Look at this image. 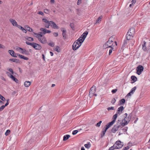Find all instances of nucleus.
<instances>
[{"instance_id": "nucleus-44", "label": "nucleus", "mask_w": 150, "mask_h": 150, "mask_svg": "<svg viewBox=\"0 0 150 150\" xmlns=\"http://www.w3.org/2000/svg\"><path fill=\"white\" fill-rule=\"evenodd\" d=\"M48 45L52 47H53L54 46V44L53 42H51L50 43H49L48 44Z\"/></svg>"}, {"instance_id": "nucleus-57", "label": "nucleus", "mask_w": 150, "mask_h": 150, "mask_svg": "<svg viewBox=\"0 0 150 150\" xmlns=\"http://www.w3.org/2000/svg\"><path fill=\"white\" fill-rule=\"evenodd\" d=\"M0 48L4 49L5 48V47L4 45L0 44Z\"/></svg>"}, {"instance_id": "nucleus-19", "label": "nucleus", "mask_w": 150, "mask_h": 150, "mask_svg": "<svg viewBox=\"0 0 150 150\" xmlns=\"http://www.w3.org/2000/svg\"><path fill=\"white\" fill-rule=\"evenodd\" d=\"M8 52L13 57H16L17 56L16 55L14 51L12 50H9L8 51Z\"/></svg>"}, {"instance_id": "nucleus-54", "label": "nucleus", "mask_w": 150, "mask_h": 150, "mask_svg": "<svg viewBox=\"0 0 150 150\" xmlns=\"http://www.w3.org/2000/svg\"><path fill=\"white\" fill-rule=\"evenodd\" d=\"M129 40H127V39L126 40L124 41V45H125L127 44V42H128Z\"/></svg>"}, {"instance_id": "nucleus-15", "label": "nucleus", "mask_w": 150, "mask_h": 150, "mask_svg": "<svg viewBox=\"0 0 150 150\" xmlns=\"http://www.w3.org/2000/svg\"><path fill=\"white\" fill-rule=\"evenodd\" d=\"M60 29L61 31L62 32V35L63 38L64 39H65L66 38V30L64 28H61Z\"/></svg>"}, {"instance_id": "nucleus-38", "label": "nucleus", "mask_w": 150, "mask_h": 150, "mask_svg": "<svg viewBox=\"0 0 150 150\" xmlns=\"http://www.w3.org/2000/svg\"><path fill=\"white\" fill-rule=\"evenodd\" d=\"M136 89V86L134 87V88H132L130 92L132 93V94H133V93L135 92V90Z\"/></svg>"}, {"instance_id": "nucleus-34", "label": "nucleus", "mask_w": 150, "mask_h": 150, "mask_svg": "<svg viewBox=\"0 0 150 150\" xmlns=\"http://www.w3.org/2000/svg\"><path fill=\"white\" fill-rule=\"evenodd\" d=\"M107 130H106V129H105L104 131H103L102 132L101 134V137H103L104 136Z\"/></svg>"}, {"instance_id": "nucleus-24", "label": "nucleus", "mask_w": 150, "mask_h": 150, "mask_svg": "<svg viewBox=\"0 0 150 150\" xmlns=\"http://www.w3.org/2000/svg\"><path fill=\"white\" fill-rule=\"evenodd\" d=\"M25 28L26 30L29 32H32L33 30L32 29L30 28L28 25H25Z\"/></svg>"}, {"instance_id": "nucleus-32", "label": "nucleus", "mask_w": 150, "mask_h": 150, "mask_svg": "<svg viewBox=\"0 0 150 150\" xmlns=\"http://www.w3.org/2000/svg\"><path fill=\"white\" fill-rule=\"evenodd\" d=\"M117 117V114H116L115 115H114L113 116V117H112L113 120L112 121H114V122H115Z\"/></svg>"}, {"instance_id": "nucleus-1", "label": "nucleus", "mask_w": 150, "mask_h": 150, "mask_svg": "<svg viewBox=\"0 0 150 150\" xmlns=\"http://www.w3.org/2000/svg\"><path fill=\"white\" fill-rule=\"evenodd\" d=\"M35 35H34L38 39V40L41 43L43 44H45L47 42V40L46 38L42 36V35L40 34H37L34 33Z\"/></svg>"}, {"instance_id": "nucleus-5", "label": "nucleus", "mask_w": 150, "mask_h": 150, "mask_svg": "<svg viewBox=\"0 0 150 150\" xmlns=\"http://www.w3.org/2000/svg\"><path fill=\"white\" fill-rule=\"evenodd\" d=\"M121 127V125H119L117 123L114 126H113L111 129V132L113 133H115L116 132L118 131L119 128Z\"/></svg>"}, {"instance_id": "nucleus-41", "label": "nucleus", "mask_w": 150, "mask_h": 150, "mask_svg": "<svg viewBox=\"0 0 150 150\" xmlns=\"http://www.w3.org/2000/svg\"><path fill=\"white\" fill-rule=\"evenodd\" d=\"M102 122V121H100L98 123L96 124V126L97 127H99L100 126V124Z\"/></svg>"}, {"instance_id": "nucleus-23", "label": "nucleus", "mask_w": 150, "mask_h": 150, "mask_svg": "<svg viewBox=\"0 0 150 150\" xmlns=\"http://www.w3.org/2000/svg\"><path fill=\"white\" fill-rule=\"evenodd\" d=\"M10 77L11 79L13 80L16 83H18V80L12 75H10Z\"/></svg>"}, {"instance_id": "nucleus-43", "label": "nucleus", "mask_w": 150, "mask_h": 150, "mask_svg": "<svg viewBox=\"0 0 150 150\" xmlns=\"http://www.w3.org/2000/svg\"><path fill=\"white\" fill-rule=\"evenodd\" d=\"M0 98L3 101H4L6 100L5 98L1 94H0Z\"/></svg>"}, {"instance_id": "nucleus-56", "label": "nucleus", "mask_w": 150, "mask_h": 150, "mask_svg": "<svg viewBox=\"0 0 150 150\" xmlns=\"http://www.w3.org/2000/svg\"><path fill=\"white\" fill-rule=\"evenodd\" d=\"M117 90V89H113L112 91V92L113 93H115L116 92Z\"/></svg>"}, {"instance_id": "nucleus-3", "label": "nucleus", "mask_w": 150, "mask_h": 150, "mask_svg": "<svg viewBox=\"0 0 150 150\" xmlns=\"http://www.w3.org/2000/svg\"><path fill=\"white\" fill-rule=\"evenodd\" d=\"M112 43H113V42L110 40V38L109 40L103 45V47L105 48H109L113 47L115 46V45L112 44Z\"/></svg>"}, {"instance_id": "nucleus-28", "label": "nucleus", "mask_w": 150, "mask_h": 150, "mask_svg": "<svg viewBox=\"0 0 150 150\" xmlns=\"http://www.w3.org/2000/svg\"><path fill=\"white\" fill-rule=\"evenodd\" d=\"M137 70H139L140 71H142L144 69V68L142 66L139 65L137 68Z\"/></svg>"}, {"instance_id": "nucleus-18", "label": "nucleus", "mask_w": 150, "mask_h": 150, "mask_svg": "<svg viewBox=\"0 0 150 150\" xmlns=\"http://www.w3.org/2000/svg\"><path fill=\"white\" fill-rule=\"evenodd\" d=\"M127 33L133 35L135 33V29L133 27H132L130 28Z\"/></svg>"}, {"instance_id": "nucleus-63", "label": "nucleus", "mask_w": 150, "mask_h": 150, "mask_svg": "<svg viewBox=\"0 0 150 150\" xmlns=\"http://www.w3.org/2000/svg\"><path fill=\"white\" fill-rule=\"evenodd\" d=\"M16 26L19 29H20V28H21V27H22L21 26V25H18L17 24L16 25Z\"/></svg>"}, {"instance_id": "nucleus-29", "label": "nucleus", "mask_w": 150, "mask_h": 150, "mask_svg": "<svg viewBox=\"0 0 150 150\" xmlns=\"http://www.w3.org/2000/svg\"><path fill=\"white\" fill-rule=\"evenodd\" d=\"M54 50L55 51H56L57 52H60V48L58 46H56L54 49Z\"/></svg>"}, {"instance_id": "nucleus-39", "label": "nucleus", "mask_w": 150, "mask_h": 150, "mask_svg": "<svg viewBox=\"0 0 150 150\" xmlns=\"http://www.w3.org/2000/svg\"><path fill=\"white\" fill-rule=\"evenodd\" d=\"M115 147V145H114L113 146L110 147L108 149V150H113L114 149H116Z\"/></svg>"}, {"instance_id": "nucleus-8", "label": "nucleus", "mask_w": 150, "mask_h": 150, "mask_svg": "<svg viewBox=\"0 0 150 150\" xmlns=\"http://www.w3.org/2000/svg\"><path fill=\"white\" fill-rule=\"evenodd\" d=\"M122 142L120 141H117L114 144L116 149H120L123 146V145L121 144Z\"/></svg>"}, {"instance_id": "nucleus-6", "label": "nucleus", "mask_w": 150, "mask_h": 150, "mask_svg": "<svg viewBox=\"0 0 150 150\" xmlns=\"http://www.w3.org/2000/svg\"><path fill=\"white\" fill-rule=\"evenodd\" d=\"M88 33L87 31H85L79 38L78 39L81 42V43H83Z\"/></svg>"}, {"instance_id": "nucleus-4", "label": "nucleus", "mask_w": 150, "mask_h": 150, "mask_svg": "<svg viewBox=\"0 0 150 150\" xmlns=\"http://www.w3.org/2000/svg\"><path fill=\"white\" fill-rule=\"evenodd\" d=\"M16 50L17 51H19L20 53L22 54H24L26 55H30L29 52L24 49H23L21 47H17L16 48Z\"/></svg>"}, {"instance_id": "nucleus-22", "label": "nucleus", "mask_w": 150, "mask_h": 150, "mask_svg": "<svg viewBox=\"0 0 150 150\" xmlns=\"http://www.w3.org/2000/svg\"><path fill=\"white\" fill-rule=\"evenodd\" d=\"M17 54V56H18L21 59H22L26 60H28V58L27 57H25L24 56L21 55L19 54Z\"/></svg>"}, {"instance_id": "nucleus-25", "label": "nucleus", "mask_w": 150, "mask_h": 150, "mask_svg": "<svg viewBox=\"0 0 150 150\" xmlns=\"http://www.w3.org/2000/svg\"><path fill=\"white\" fill-rule=\"evenodd\" d=\"M124 109V107L123 106H121L118 108L117 113L120 114V112H121Z\"/></svg>"}, {"instance_id": "nucleus-21", "label": "nucleus", "mask_w": 150, "mask_h": 150, "mask_svg": "<svg viewBox=\"0 0 150 150\" xmlns=\"http://www.w3.org/2000/svg\"><path fill=\"white\" fill-rule=\"evenodd\" d=\"M133 35L127 33L126 35V38L127 40H129L132 39L133 37Z\"/></svg>"}, {"instance_id": "nucleus-49", "label": "nucleus", "mask_w": 150, "mask_h": 150, "mask_svg": "<svg viewBox=\"0 0 150 150\" xmlns=\"http://www.w3.org/2000/svg\"><path fill=\"white\" fill-rule=\"evenodd\" d=\"M78 131L77 130H75L74 131L72 132V134L73 135H75L77 133Z\"/></svg>"}, {"instance_id": "nucleus-33", "label": "nucleus", "mask_w": 150, "mask_h": 150, "mask_svg": "<svg viewBox=\"0 0 150 150\" xmlns=\"http://www.w3.org/2000/svg\"><path fill=\"white\" fill-rule=\"evenodd\" d=\"M102 18V16L99 17L98 19L96 20V23H99L101 21V19Z\"/></svg>"}, {"instance_id": "nucleus-2", "label": "nucleus", "mask_w": 150, "mask_h": 150, "mask_svg": "<svg viewBox=\"0 0 150 150\" xmlns=\"http://www.w3.org/2000/svg\"><path fill=\"white\" fill-rule=\"evenodd\" d=\"M82 43L78 39L76 40L72 45V49L75 50L78 49L81 45Z\"/></svg>"}, {"instance_id": "nucleus-62", "label": "nucleus", "mask_w": 150, "mask_h": 150, "mask_svg": "<svg viewBox=\"0 0 150 150\" xmlns=\"http://www.w3.org/2000/svg\"><path fill=\"white\" fill-rule=\"evenodd\" d=\"M81 3V1H80L79 0H78L77 1V4L78 5H79V4H80Z\"/></svg>"}, {"instance_id": "nucleus-64", "label": "nucleus", "mask_w": 150, "mask_h": 150, "mask_svg": "<svg viewBox=\"0 0 150 150\" xmlns=\"http://www.w3.org/2000/svg\"><path fill=\"white\" fill-rule=\"evenodd\" d=\"M132 4H134L136 2V0H132Z\"/></svg>"}, {"instance_id": "nucleus-16", "label": "nucleus", "mask_w": 150, "mask_h": 150, "mask_svg": "<svg viewBox=\"0 0 150 150\" xmlns=\"http://www.w3.org/2000/svg\"><path fill=\"white\" fill-rule=\"evenodd\" d=\"M127 117H126L124 120H122L121 122V125L123 126L127 125L129 122V120H127Z\"/></svg>"}, {"instance_id": "nucleus-45", "label": "nucleus", "mask_w": 150, "mask_h": 150, "mask_svg": "<svg viewBox=\"0 0 150 150\" xmlns=\"http://www.w3.org/2000/svg\"><path fill=\"white\" fill-rule=\"evenodd\" d=\"M26 43L27 45H30L32 46L33 44V42L30 43V42H27V41L26 42Z\"/></svg>"}, {"instance_id": "nucleus-48", "label": "nucleus", "mask_w": 150, "mask_h": 150, "mask_svg": "<svg viewBox=\"0 0 150 150\" xmlns=\"http://www.w3.org/2000/svg\"><path fill=\"white\" fill-rule=\"evenodd\" d=\"M5 106L4 105L1 106L0 107V111H1L5 108Z\"/></svg>"}, {"instance_id": "nucleus-11", "label": "nucleus", "mask_w": 150, "mask_h": 150, "mask_svg": "<svg viewBox=\"0 0 150 150\" xmlns=\"http://www.w3.org/2000/svg\"><path fill=\"white\" fill-rule=\"evenodd\" d=\"M32 47L36 50H40L41 49V46L38 44L33 42Z\"/></svg>"}, {"instance_id": "nucleus-17", "label": "nucleus", "mask_w": 150, "mask_h": 150, "mask_svg": "<svg viewBox=\"0 0 150 150\" xmlns=\"http://www.w3.org/2000/svg\"><path fill=\"white\" fill-rule=\"evenodd\" d=\"M115 123L114 121H112L111 122L108 123L105 126L106 130L108 129L111 126Z\"/></svg>"}, {"instance_id": "nucleus-20", "label": "nucleus", "mask_w": 150, "mask_h": 150, "mask_svg": "<svg viewBox=\"0 0 150 150\" xmlns=\"http://www.w3.org/2000/svg\"><path fill=\"white\" fill-rule=\"evenodd\" d=\"M9 21L13 26H16V25L17 24V23L16 21L13 19H9Z\"/></svg>"}, {"instance_id": "nucleus-55", "label": "nucleus", "mask_w": 150, "mask_h": 150, "mask_svg": "<svg viewBox=\"0 0 150 150\" xmlns=\"http://www.w3.org/2000/svg\"><path fill=\"white\" fill-rule=\"evenodd\" d=\"M28 38L29 39L28 40L29 41H33L34 40L32 38L29 37V38Z\"/></svg>"}, {"instance_id": "nucleus-51", "label": "nucleus", "mask_w": 150, "mask_h": 150, "mask_svg": "<svg viewBox=\"0 0 150 150\" xmlns=\"http://www.w3.org/2000/svg\"><path fill=\"white\" fill-rule=\"evenodd\" d=\"M38 14H40V15H41L42 16H43L44 15V13H43V12H42V11H39L38 12Z\"/></svg>"}, {"instance_id": "nucleus-58", "label": "nucleus", "mask_w": 150, "mask_h": 150, "mask_svg": "<svg viewBox=\"0 0 150 150\" xmlns=\"http://www.w3.org/2000/svg\"><path fill=\"white\" fill-rule=\"evenodd\" d=\"M53 35L55 37H57L58 36V34L57 33H54L53 34Z\"/></svg>"}, {"instance_id": "nucleus-59", "label": "nucleus", "mask_w": 150, "mask_h": 150, "mask_svg": "<svg viewBox=\"0 0 150 150\" xmlns=\"http://www.w3.org/2000/svg\"><path fill=\"white\" fill-rule=\"evenodd\" d=\"M140 71L139 70H137V73L138 75H140L142 71Z\"/></svg>"}, {"instance_id": "nucleus-47", "label": "nucleus", "mask_w": 150, "mask_h": 150, "mask_svg": "<svg viewBox=\"0 0 150 150\" xmlns=\"http://www.w3.org/2000/svg\"><path fill=\"white\" fill-rule=\"evenodd\" d=\"M110 49L109 50V55H110L112 53V50L113 49V47L112 48H109Z\"/></svg>"}, {"instance_id": "nucleus-42", "label": "nucleus", "mask_w": 150, "mask_h": 150, "mask_svg": "<svg viewBox=\"0 0 150 150\" xmlns=\"http://www.w3.org/2000/svg\"><path fill=\"white\" fill-rule=\"evenodd\" d=\"M44 12L46 13L49 14V11L47 9H45L44 10Z\"/></svg>"}, {"instance_id": "nucleus-61", "label": "nucleus", "mask_w": 150, "mask_h": 150, "mask_svg": "<svg viewBox=\"0 0 150 150\" xmlns=\"http://www.w3.org/2000/svg\"><path fill=\"white\" fill-rule=\"evenodd\" d=\"M112 44H113V45H115V46H117V43L115 41V42H113V43H112Z\"/></svg>"}, {"instance_id": "nucleus-46", "label": "nucleus", "mask_w": 150, "mask_h": 150, "mask_svg": "<svg viewBox=\"0 0 150 150\" xmlns=\"http://www.w3.org/2000/svg\"><path fill=\"white\" fill-rule=\"evenodd\" d=\"M107 110L109 111L111 110H114V108L113 107H109L107 108Z\"/></svg>"}, {"instance_id": "nucleus-9", "label": "nucleus", "mask_w": 150, "mask_h": 150, "mask_svg": "<svg viewBox=\"0 0 150 150\" xmlns=\"http://www.w3.org/2000/svg\"><path fill=\"white\" fill-rule=\"evenodd\" d=\"M42 21L45 23V27L47 28H49V26L50 25V21H49L45 18H43Z\"/></svg>"}, {"instance_id": "nucleus-60", "label": "nucleus", "mask_w": 150, "mask_h": 150, "mask_svg": "<svg viewBox=\"0 0 150 150\" xmlns=\"http://www.w3.org/2000/svg\"><path fill=\"white\" fill-rule=\"evenodd\" d=\"M8 70L10 72H11L12 73V74H13V69H8Z\"/></svg>"}, {"instance_id": "nucleus-50", "label": "nucleus", "mask_w": 150, "mask_h": 150, "mask_svg": "<svg viewBox=\"0 0 150 150\" xmlns=\"http://www.w3.org/2000/svg\"><path fill=\"white\" fill-rule=\"evenodd\" d=\"M70 26L72 28V29L74 28V24L73 23H71L70 24Z\"/></svg>"}, {"instance_id": "nucleus-27", "label": "nucleus", "mask_w": 150, "mask_h": 150, "mask_svg": "<svg viewBox=\"0 0 150 150\" xmlns=\"http://www.w3.org/2000/svg\"><path fill=\"white\" fill-rule=\"evenodd\" d=\"M70 137V135L68 134L64 135L63 137V140L65 141L67 140Z\"/></svg>"}, {"instance_id": "nucleus-10", "label": "nucleus", "mask_w": 150, "mask_h": 150, "mask_svg": "<svg viewBox=\"0 0 150 150\" xmlns=\"http://www.w3.org/2000/svg\"><path fill=\"white\" fill-rule=\"evenodd\" d=\"M42 21L45 23V27L47 28H49V26L50 25V21H49L45 18H43Z\"/></svg>"}, {"instance_id": "nucleus-53", "label": "nucleus", "mask_w": 150, "mask_h": 150, "mask_svg": "<svg viewBox=\"0 0 150 150\" xmlns=\"http://www.w3.org/2000/svg\"><path fill=\"white\" fill-rule=\"evenodd\" d=\"M116 101V100L115 99V98H113L112 100V101H111V103H114Z\"/></svg>"}, {"instance_id": "nucleus-40", "label": "nucleus", "mask_w": 150, "mask_h": 150, "mask_svg": "<svg viewBox=\"0 0 150 150\" xmlns=\"http://www.w3.org/2000/svg\"><path fill=\"white\" fill-rule=\"evenodd\" d=\"M10 132V130L8 129L6 130V132L5 133V135L6 136L8 135Z\"/></svg>"}, {"instance_id": "nucleus-30", "label": "nucleus", "mask_w": 150, "mask_h": 150, "mask_svg": "<svg viewBox=\"0 0 150 150\" xmlns=\"http://www.w3.org/2000/svg\"><path fill=\"white\" fill-rule=\"evenodd\" d=\"M125 102V100L124 99H122L120 100L119 103L118 104V105H122V104L124 103Z\"/></svg>"}, {"instance_id": "nucleus-26", "label": "nucleus", "mask_w": 150, "mask_h": 150, "mask_svg": "<svg viewBox=\"0 0 150 150\" xmlns=\"http://www.w3.org/2000/svg\"><path fill=\"white\" fill-rule=\"evenodd\" d=\"M30 82L29 81H25L24 83V85L26 87L29 86L30 85Z\"/></svg>"}, {"instance_id": "nucleus-37", "label": "nucleus", "mask_w": 150, "mask_h": 150, "mask_svg": "<svg viewBox=\"0 0 150 150\" xmlns=\"http://www.w3.org/2000/svg\"><path fill=\"white\" fill-rule=\"evenodd\" d=\"M85 147L88 149H89L91 146V144L90 143L85 144L84 145Z\"/></svg>"}, {"instance_id": "nucleus-12", "label": "nucleus", "mask_w": 150, "mask_h": 150, "mask_svg": "<svg viewBox=\"0 0 150 150\" xmlns=\"http://www.w3.org/2000/svg\"><path fill=\"white\" fill-rule=\"evenodd\" d=\"M40 30L42 32V33H42L44 35L46 33H51V31L50 30H47L43 28H40Z\"/></svg>"}, {"instance_id": "nucleus-31", "label": "nucleus", "mask_w": 150, "mask_h": 150, "mask_svg": "<svg viewBox=\"0 0 150 150\" xmlns=\"http://www.w3.org/2000/svg\"><path fill=\"white\" fill-rule=\"evenodd\" d=\"M131 79L132 80L134 81L133 83L136 81L137 80V77L134 76H132L131 77Z\"/></svg>"}, {"instance_id": "nucleus-7", "label": "nucleus", "mask_w": 150, "mask_h": 150, "mask_svg": "<svg viewBox=\"0 0 150 150\" xmlns=\"http://www.w3.org/2000/svg\"><path fill=\"white\" fill-rule=\"evenodd\" d=\"M96 92V86H93L91 87L90 89L89 95L90 97L91 98L92 96H94V93Z\"/></svg>"}, {"instance_id": "nucleus-36", "label": "nucleus", "mask_w": 150, "mask_h": 150, "mask_svg": "<svg viewBox=\"0 0 150 150\" xmlns=\"http://www.w3.org/2000/svg\"><path fill=\"white\" fill-rule=\"evenodd\" d=\"M144 44L142 45V49L144 51H146V47L145 46V42L144 41Z\"/></svg>"}, {"instance_id": "nucleus-14", "label": "nucleus", "mask_w": 150, "mask_h": 150, "mask_svg": "<svg viewBox=\"0 0 150 150\" xmlns=\"http://www.w3.org/2000/svg\"><path fill=\"white\" fill-rule=\"evenodd\" d=\"M50 26L51 27L54 29H58L59 27L53 21H50Z\"/></svg>"}, {"instance_id": "nucleus-35", "label": "nucleus", "mask_w": 150, "mask_h": 150, "mask_svg": "<svg viewBox=\"0 0 150 150\" xmlns=\"http://www.w3.org/2000/svg\"><path fill=\"white\" fill-rule=\"evenodd\" d=\"M10 61L14 62L16 63H18V60L16 59H9Z\"/></svg>"}, {"instance_id": "nucleus-52", "label": "nucleus", "mask_w": 150, "mask_h": 150, "mask_svg": "<svg viewBox=\"0 0 150 150\" xmlns=\"http://www.w3.org/2000/svg\"><path fill=\"white\" fill-rule=\"evenodd\" d=\"M129 147L128 146H127L123 148V150H127L129 149Z\"/></svg>"}, {"instance_id": "nucleus-13", "label": "nucleus", "mask_w": 150, "mask_h": 150, "mask_svg": "<svg viewBox=\"0 0 150 150\" xmlns=\"http://www.w3.org/2000/svg\"><path fill=\"white\" fill-rule=\"evenodd\" d=\"M127 127H125L122 129H120L119 130L118 136H120V135L122 134L123 133L125 132H127Z\"/></svg>"}]
</instances>
